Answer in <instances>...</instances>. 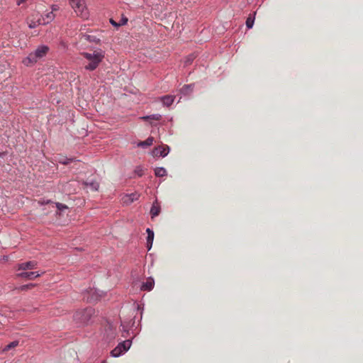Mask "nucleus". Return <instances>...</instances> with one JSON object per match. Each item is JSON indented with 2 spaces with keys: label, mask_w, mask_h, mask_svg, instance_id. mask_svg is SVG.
I'll return each instance as SVG.
<instances>
[{
  "label": "nucleus",
  "mask_w": 363,
  "mask_h": 363,
  "mask_svg": "<svg viewBox=\"0 0 363 363\" xmlns=\"http://www.w3.org/2000/svg\"><path fill=\"white\" fill-rule=\"evenodd\" d=\"M128 18L123 15L121 21H119L120 26L125 25L128 23Z\"/></svg>",
  "instance_id": "nucleus-27"
},
{
  "label": "nucleus",
  "mask_w": 363,
  "mask_h": 363,
  "mask_svg": "<svg viewBox=\"0 0 363 363\" xmlns=\"http://www.w3.org/2000/svg\"><path fill=\"white\" fill-rule=\"evenodd\" d=\"M40 274L37 272H26V271H22L21 272H19L16 274V278H23L28 280H32L34 279L36 277H40Z\"/></svg>",
  "instance_id": "nucleus-6"
},
{
  "label": "nucleus",
  "mask_w": 363,
  "mask_h": 363,
  "mask_svg": "<svg viewBox=\"0 0 363 363\" xmlns=\"http://www.w3.org/2000/svg\"><path fill=\"white\" fill-rule=\"evenodd\" d=\"M71 161H72V159H68L65 157H60L58 160V162L63 164H68Z\"/></svg>",
  "instance_id": "nucleus-22"
},
{
  "label": "nucleus",
  "mask_w": 363,
  "mask_h": 363,
  "mask_svg": "<svg viewBox=\"0 0 363 363\" xmlns=\"http://www.w3.org/2000/svg\"><path fill=\"white\" fill-rule=\"evenodd\" d=\"M139 197L138 194L132 193L130 194H127L123 197V202L126 204H130L133 203L134 201H136Z\"/></svg>",
  "instance_id": "nucleus-10"
},
{
  "label": "nucleus",
  "mask_w": 363,
  "mask_h": 363,
  "mask_svg": "<svg viewBox=\"0 0 363 363\" xmlns=\"http://www.w3.org/2000/svg\"><path fill=\"white\" fill-rule=\"evenodd\" d=\"M175 96L173 95H165L160 98L164 106H169L174 101Z\"/></svg>",
  "instance_id": "nucleus-12"
},
{
  "label": "nucleus",
  "mask_w": 363,
  "mask_h": 363,
  "mask_svg": "<svg viewBox=\"0 0 363 363\" xmlns=\"http://www.w3.org/2000/svg\"><path fill=\"white\" fill-rule=\"evenodd\" d=\"M27 0H17V4L20 5L21 4H23L26 2Z\"/></svg>",
  "instance_id": "nucleus-32"
},
{
  "label": "nucleus",
  "mask_w": 363,
  "mask_h": 363,
  "mask_svg": "<svg viewBox=\"0 0 363 363\" xmlns=\"http://www.w3.org/2000/svg\"><path fill=\"white\" fill-rule=\"evenodd\" d=\"M55 17L52 11L48 12L45 16L40 17L41 18L42 25H46L54 20Z\"/></svg>",
  "instance_id": "nucleus-11"
},
{
  "label": "nucleus",
  "mask_w": 363,
  "mask_h": 363,
  "mask_svg": "<svg viewBox=\"0 0 363 363\" xmlns=\"http://www.w3.org/2000/svg\"><path fill=\"white\" fill-rule=\"evenodd\" d=\"M131 345V341L130 340H127L118 344V346L122 349L123 352H126Z\"/></svg>",
  "instance_id": "nucleus-15"
},
{
  "label": "nucleus",
  "mask_w": 363,
  "mask_h": 363,
  "mask_svg": "<svg viewBox=\"0 0 363 363\" xmlns=\"http://www.w3.org/2000/svg\"><path fill=\"white\" fill-rule=\"evenodd\" d=\"M84 188L86 189H90L91 191H97L99 187V184L96 181H84L82 182Z\"/></svg>",
  "instance_id": "nucleus-9"
},
{
  "label": "nucleus",
  "mask_w": 363,
  "mask_h": 363,
  "mask_svg": "<svg viewBox=\"0 0 363 363\" xmlns=\"http://www.w3.org/2000/svg\"><path fill=\"white\" fill-rule=\"evenodd\" d=\"M56 206H57V209L60 211H63V210L67 208V206L65 204H62L60 203H57Z\"/></svg>",
  "instance_id": "nucleus-26"
},
{
  "label": "nucleus",
  "mask_w": 363,
  "mask_h": 363,
  "mask_svg": "<svg viewBox=\"0 0 363 363\" xmlns=\"http://www.w3.org/2000/svg\"><path fill=\"white\" fill-rule=\"evenodd\" d=\"M169 147L168 146H159L157 147H155L152 150V155L154 157H164L166 156L169 152Z\"/></svg>",
  "instance_id": "nucleus-7"
},
{
  "label": "nucleus",
  "mask_w": 363,
  "mask_h": 363,
  "mask_svg": "<svg viewBox=\"0 0 363 363\" xmlns=\"http://www.w3.org/2000/svg\"><path fill=\"white\" fill-rule=\"evenodd\" d=\"M99 299V297L98 296H91V297H87V301L89 302H93V301H96Z\"/></svg>",
  "instance_id": "nucleus-28"
},
{
  "label": "nucleus",
  "mask_w": 363,
  "mask_h": 363,
  "mask_svg": "<svg viewBox=\"0 0 363 363\" xmlns=\"http://www.w3.org/2000/svg\"><path fill=\"white\" fill-rule=\"evenodd\" d=\"M109 21H110L111 24L112 26H113L114 27H116V28H118V27H120V26H120V24H119V22H118V23H117V22H116V21H115L113 18H110Z\"/></svg>",
  "instance_id": "nucleus-29"
},
{
  "label": "nucleus",
  "mask_w": 363,
  "mask_h": 363,
  "mask_svg": "<svg viewBox=\"0 0 363 363\" xmlns=\"http://www.w3.org/2000/svg\"><path fill=\"white\" fill-rule=\"evenodd\" d=\"M69 2L77 16L83 18L86 17L87 12L86 11L84 0H69Z\"/></svg>",
  "instance_id": "nucleus-4"
},
{
  "label": "nucleus",
  "mask_w": 363,
  "mask_h": 363,
  "mask_svg": "<svg viewBox=\"0 0 363 363\" xmlns=\"http://www.w3.org/2000/svg\"><path fill=\"white\" fill-rule=\"evenodd\" d=\"M194 58V57L192 55H191L188 56V57H187V58H186V62H185V64H186V65L191 64V62L193 61Z\"/></svg>",
  "instance_id": "nucleus-30"
},
{
  "label": "nucleus",
  "mask_w": 363,
  "mask_h": 363,
  "mask_svg": "<svg viewBox=\"0 0 363 363\" xmlns=\"http://www.w3.org/2000/svg\"><path fill=\"white\" fill-rule=\"evenodd\" d=\"M155 174L157 177H162L167 174V171L163 167H157L155 169Z\"/></svg>",
  "instance_id": "nucleus-16"
},
{
  "label": "nucleus",
  "mask_w": 363,
  "mask_h": 363,
  "mask_svg": "<svg viewBox=\"0 0 363 363\" xmlns=\"http://www.w3.org/2000/svg\"><path fill=\"white\" fill-rule=\"evenodd\" d=\"M253 24H254V19H252L250 17L247 18V19L246 21V26L248 28H252Z\"/></svg>",
  "instance_id": "nucleus-25"
},
{
  "label": "nucleus",
  "mask_w": 363,
  "mask_h": 363,
  "mask_svg": "<svg viewBox=\"0 0 363 363\" xmlns=\"http://www.w3.org/2000/svg\"><path fill=\"white\" fill-rule=\"evenodd\" d=\"M82 55L89 61V63L85 66V69L90 71L96 69L104 57V55L98 51H94L93 53L83 52Z\"/></svg>",
  "instance_id": "nucleus-1"
},
{
  "label": "nucleus",
  "mask_w": 363,
  "mask_h": 363,
  "mask_svg": "<svg viewBox=\"0 0 363 363\" xmlns=\"http://www.w3.org/2000/svg\"><path fill=\"white\" fill-rule=\"evenodd\" d=\"M59 7L57 5H52V11L54 13V11H58Z\"/></svg>",
  "instance_id": "nucleus-31"
},
{
  "label": "nucleus",
  "mask_w": 363,
  "mask_h": 363,
  "mask_svg": "<svg viewBox=\"0 0 363 363\" xmlns=\"http://www.w3.org/2000/svg\"><path fill=\"white\" fill-rule=\"evenodd\" d=\"M153 138L152 137H149L147 140H145V141H142L140 143H138V146L140 147H147V146H150L152 143H153Z\"/></svg>",
  "instance_id": "nucleus-17"
},
{
  "label": "nucleus",
  "mask_w": 363,
  "mask_h": 363,
  "mask_svg": "<svg viewBox=\"0 0 363 363\" xmlns=\"http://www.w3.org/2000/svg\"><path fill=\"white\" fill-rule=\"evenodd\" d=\"M154 284L155 282L153 279L149 278L145 283H143L141 289L145 291H150L153 289Z\"/></svg>",
  "instance_id": "nucleus-14"
},
{
  "label": "nucleus",
  "mask_w": 363,
  "mask_h": 363,
  "mask_svg": "<svg viewBox=\"0 0 363 363\" xmlns=\"http://www.w3.org/2000/svg\"><path fill=\"white\" fill-rule=\"evenodd\" d=\"M160 212V207L157 206V204H153L151 209H150V213L152 217L157 216L159 215Z\"/></svg>",
  "instance_id": "nucleus-18"
},
{
  "label": "nucleus",
  "mask_w": 363,
  "mask_h": 363,
  "mask_svg": "<svg viewBox=\"0 0 363 363\" xmlns=\"http://www.w3.org/2000/svg\"><path fill=\"white\" fill-rule=\"evenodd\" d=\"M111 353L113 357H119L121 354H123V352L122 349L118 345L111 352Z\"/></svg>",
  "instance_id": "nucleus-19"
},
{
  "label": "nucleus",
  "mask_w": 363,
  "mask_h": 363,
  "mask_svg": "<svg viewBox=\"0 0 363 363\" xmlns=\"http://www.w3.org/2000/svg\"><path fill=\"white\" fill-rule=\"evenodd\" d=\"M19 342L18 341H13L6 346L4 350H9L12 348H14L15 347L18 345Z\"/></svg>",
  "instance_id": "nucleus-23"
},
{
  "label": "nucleus",
  "mask_w": 363,
  "mask_h": 363,
  "mask_svg": "<svg viewBox=\"0 0 363 363\" xmlns=\"http://www.w3.org/2000/svg\"><path fill=\"white\" fill-rule=\"evenodd\" d=\"M37 262L35 261H28L18 264L16 267L18 271H27L35 269Z\"/></svg>",
  "instance_id": "nucleus-5"
},
{
  "label": "nucleus",
  "mask_w": 363,
  "mask_h": 363,
  "mask_svg": "<svg viewBox=\"0 0 363 363\" xmlns=\"http://www.w3.org/2000/svg\"><path fill=\"white\" fill-rule=\"evenodd\" d=\"M34 284H25V285H23L21 286L20 288H19V290L21 291H26V290H28V289H32L33 287H34Z\"/></svg>",
  "instance_id": "nucleus-24"
},
{
  "label": "nucleus",
  "mask_w": 363,
  "mask_h": 363,
  "mask_svg": "<svg viewBox=\"0 0 363 363\" xmlns=\"http://www.w3.org/2000/svg\"><path fill=\"white\" fill-rule=\"evenodd\" d=\"M161 118H162L161 115H160V114H155V115H152V116H145L143 118L144 120L153 119V120H155V121H159V120L161 119Z\"/></svg>",
  "instance_id": "nucleus-21"
},
{
  "label": "nucleus",
  "mask_w": 363,
  "mask_h": 363,
  "mask_svg": "<svg viewBox=\"0 0 363 363\" xmlns=\"http://www.w3.org/2000/svg\"><path fill=\"white\" fill-rule=\"evenodd\" d=\"M193 85L192 84H189V85H185L184 86L182 89H181V91L182 93L184 94H186L189 92H191L192 90H193Z\"/></svg>",
  "instance_id": "nucleus-20"
},
{
  "label": "nucleus",
  "mask_w": 363,
  "mask_h": 363,
  "mask_svg": "<svg viewBox=\"0 0 363 363\" xmlns=\"http://www.w3.org/2000/svg\"><path fill=\"white\" fill-rule=\"evenodd\" d=\"M49 48L46 45L39 46L33 52L23 60V62L26 66H30L35 63L39 59L44 57L48 52Z\"/></svg>",
  "instance_id": "nucleus-2"
},
{
  "label": "nucleus",
  "mask_w": 363,
  "mask_h": 363,
  "mask_svg": "<svg viewBox=\"0 0 363 363\" xmlns=\"http://www.w3.org/2000/svg\"><path fill=\"white\" fill-rule=\"evenodd\" d=\"M146 232L147 233V247L148 248V250H150V248L152 247V242L154 240V232L150 228H147Z\"/></svg>",
  "instance_id": "nucleus-13"
},
{
  "label": "nucleus",
  "mask_w": 363,
  "mask_h": 363,
  "mask_svg": "<svg viewBox=\"0 0 363 363\" xmlns=\"http://www.w3.org/2000/svg\"><path fill=\"white\" fill-rule=\"evenodd\" d=\"M94 311L91 308H87L84 310L78 311L74 315V320L77 323L79 324H86L91 316L93 315Z\"/></svg>",
  "instance_id": "nucleus-3"
},
{
  "label": "nucleus",
  "mask_w": 363,
  "mask_h": 363,
  "mask_svg": "<svg viewBox=\"0 0 363 363\" xmlns=\"http://www.w3.org/2000/svg\"><path fill=\"white\" fill-rule=\"evenodd\" d=\"M27 23L30 28H34L39 25H42L41 18L38 15H36L35 16H33V18L29 17L27 20Z\"/></svg>",
  "instance_id": "nucleus-8"
}]
</instances>
